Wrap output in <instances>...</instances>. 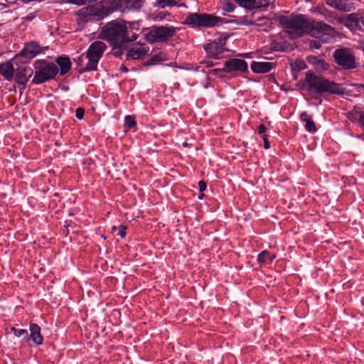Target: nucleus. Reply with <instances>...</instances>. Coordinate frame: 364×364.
Returning <instances> with one entry per match:
<instances>
[{"mask_svg":"<svg viewBox=\"0 0 364 364\" xmlns=\"http://www.w3.org/2000/svg\"><path fill=\"white\" fill-rule=\"evenodd\" d=\"M304 83L307 87V90L310 93L316 92L321 94L328 92L336 95H343L345 93V89L340 85L325 79L321 76L316 75L310 71L306 73Z\"/></svg>","mask_w":364,"mask_h":364,"instance_id":"1","label":"nucleus"},{"mask_svg":"<svg viewBox=\"0 0 364 364\" xmlns=\"http://www.w3.org/2000/svg\"><path fill=\"white\" fill-rule=\"evenodd\" d=\"M278 21L291 38L300 37L313 28L312 23L303 15L281 16Z\"/></svg>","mask_w":364,"mask_h":364,"instance_id":"2","label":"nucleus"},{"mask_svg":"<svg viewBox=\"0 0 364 364\" xmlns=\"http://www.w3.org/2000/svg\"><path fill=\"white\" fill-rule=\"evenodd\" d=\"M33 77L32 83L35 85L43 84L55 77L59 72L56 64L44 59L36 60L33 63Z\"/></svg>","mask_w":364,"mask_h":364,"instance_id":"3","label":"nucleus"},{"mask_svg":"<svg viewBox=\"0 0 364 364\" xmlns=\"http://www.w3.org/2000/svg\"><path fill=\"white\" fill-rule=\"evenodd\" d=\"M136 39V36L132 32L130 23L120 18L115 20V57L123 53L127 43Z\"/></svg>","mask_w":364,"mask_h":364,"instance_id":"4","label":"nucleus"},{"mask_svg":"<svg viewBox=\"0 0 364 364\" xmlns=\"http://www.w3.org/2000/svg\"><path fill=\"white\" fill-rule=\"evenodd\" d=\"M113 8L103 5H95L83 7L77 13V21L80 25L88 22L98 21L111 14Z\"/></svg>","mask_w":364,"mask_h":364,"instance_id":"5","label":"nucleus"},{"mask_svg":"<svg viewBox=\"0 0 364 364\" xmlns=\"http://www.w3.org/2000/svg\"><path fill=\"white\" fill-rule=\"evenodd\" d=\"M176 28L173 26H154L146 29L145 39L150 43L165 42L173 37Z\"/></svg>","mask_w":364,"mask_h":364,"instance_id":"6","label":"nucleus"},{"mask_svg":"<svg viewBox=\"0 0 364 364\" xmlns=\"http://www.w3.org/2000/svg\"><path fill=\"white\" fill-rule=\"evenodd\" d=\"M106 49V45L101 41L93 42L88 48L85 58L87 59V63L82 68L81 72L95 70L97 64L104 50Z\"/></svg>","mask_w":364,"mask_h":364,"instance_id":"7","label":"nucleus"},{"mask_svg":"<svg viewBox=\"0 0 364 364\" xmlns=\"http://www.w3.org/2000/svg\"><path fill=\"white\" fill-rule=\"evenodd\" d=\"M333 57L336 63L345 70H352L358 67L354 53L350 48H338L333 52Z\"/></svg>","mask_w":364,"mask_h":364,"instance_id":"8","label":"nucleus"},{"mask_svg":"<svg viewBox=\"0 0 364 364\" xmlns=\"http://www.w3.org/2000/svg\"><path fill=\"white\" fill-rule=\"evenodd\" d=\"M221 20V18L209 14L193 13L187 16V24L193 27H213Z\"/></svg>","mask_w":364,"mask_h":364,"instance_id":"9","label":"nucleus"},{"mask_svg":"<svg viewBox=\"0 0 364 364\" xmlns=\"http://www.w3.org/2000/svg\"><path fill=\"white\" fill-rule=\"evenodd\" d=\"M42 52V47L38 43L31 41L25 44L23 48L13 58V61L16 65L18 63H25Z\"/></svg>","mask_w":364,"mask_h":364,"instance_id":"10","label":"nucleus"},{"mask_svg":"<svg viewBox=\"0 0 364 364\" xmlns=\"http://www.w3.org/2000/svg\"><path fill=\"white\" fill-rule=\"evenodd\" d=\"M144 4V0H115V11L122 13L136 11L140 10Z\"/></svg>","mask_w":364,"mask_h":364,"instance_id":"11","label":"nucleus"},{"mask_svg":"<svg viewBox=\"0 0 364 364\" xmlns=\"http://www.w3.org/2000/svg\"><path fill=\"white\" fill-rule=\"evenodd\" d=\"M149 51V47L144 43H136L128 49L127 58L138 60L144 58Z\"/></svg>","mask_w":364,"mask_h":364,"instance_id":"12","label":"nucleus"},{"mask_svg":"<svg viewBox=\"0 0 364 364\" xmlns=\"http://www.w3.org/2000/svg\"><path fill=\"white\" fill-rule=\"evenodd\" d=\"M15 77L14 78L16 82L20 85L25 86L28 79L33 75V70L30 67L19 66L14 69Z\"/></svg>","mask_w":364,"mask_h":364,"instance_id":"13","label":"nucleus"},{"mask_svg":"<svg viewBox=\"0 0 364 364\" xmlns=\"http://www.w3.org/2000/svg\"><path fill=\"white\" fill-rule=\"evenodd\" d=\"M247 69V63L242 59L233 58L225 62L223 70L227 72L241 71L244 72Z\"/></svg>","mask_w":364,"mask_h":364,"instance_id":"14","label":"nucleus"},{"mask_svg":"<svg viewBox=\"0 0 364 364\" xmlns=\"http://www.w3.org/2000/svg\"><path fill=\"white\" fill-rule=\"evenodd\" d=\"M209 57L213 58H217L218 56L222 53L224 48V41L220 40L219 42L212 41L204 46Z\"/></svg>","mask_w":364,"mask_h":364,"instance_id":"15","label":"nucleus"},{"mask_svg":"<svg viewBox=\"0 0 364 364\" xmlns=\"http://www.w3.org/2000/svg\"><path fill=\"white\" fill-rule=\"evenodd\" d=\"M102 39L106 40L112 46V50H114V21L107 23L102 28L100 33Z\"/></svg>","mask_w":364,"mask_h":364,"instance_id":"16","label":"nucleus"},{"mask_svg":"<svg viewBox=\"0 0 364 364\" xmlns=\"http://www.w3.org/2000/svg\"><path fill=\"white\" fill-rule=\"evenodd\" d=\"M14 64L16 63L13 61V59L11 61H7L0 64V74L9 81L14 80Z\"/></svg>","mask_w":364,"mask_h":364,"instance_id":"17","label":"nucleus"},{"mask_svg":"<svg viewBox=\"0 0 364 364\" xmlns=\"http://www.w3.org/2000/svg\"><path fill=\"white\" fill-rule=\"evenodd\" d=\"M235 2L240 6L247 9L251 10L256 8H259L266 6L268 3L263 0H235Z\"/></svg>","mask_w":364,"mask_h":364,"instance_id":"18","label":"nucleus"},{"mask_svg":"<svg viewBox=\"0 0 364 364\" xmlns=\"http://www.w3.org/2000/svg\"><path fill=\"white\" fill-rule=\"evenodd\" d=\"M30 339L36 345H41L43 343V338L41 333V328L37 324L31 323L30 325Z\"/></svg>","mask_w":364,"mask_h":364,"instance_id":"19","label":"nucleus"},{"mask_svg":"<svg viewBox=\"0 0 364 364\" xmlns=\"http://www.w3.org/2000/svg\"><path fill=\"white\" fill-rule=\"evenodd\" d=\"M318 11L327 21L333 24H341L343 22V18L337 16L333 11H328L322 8L319 9Z\"/></svg>","mask_w":364,"mask_h":364,"instance_id":"20","label":"nucleus"},{"mask_svg":"<svg viewBox=\"0 0 364 364\" xmlns=\"http://www.w3.org/2000/svg\"><path fill=\"white\" fill-rule=\"evenodd\" d=\"M273 68V63L269 62H252L251 69L255 73H267Z\"/></svg>","mask_w":364,"mask_h":364,"instance_id":"21","label":"nucleus"},{"mask_svg":"<svg viewBox=\"0 0 364 364\" xmlns=\"http://www.w3.org/2000/svg\"><path fill=\"white\" fill-rule=\"evenodd\" d=\"M57 65L60 70V75H64L68 73L71 68V62L68 57H59L56 60Z\"/></svg>","mask_w":364,"mask_h":364,"instance_id":"22","label":"nucleus"},{"mask_svg":"<svg viewBox=\"0 0 364 364\" xmlns=\"http://www.w3.org/2000/svg\"><path fill=\"white\" fill-rule=\"evenodd\" d=\"M360 18L358 14L351 13L347 15L346 18H343V23L347 26H360Z\"/></svg>","mask_w":364,"mask_h":364,"instance_id":"23","label":"nucleus"},{"mask_svg":"<svg viewBox=\"0 0 364 364\" xmlns=\"http://www.w3.org/2000/svg\"><path fill=\"white\" fill-rule=\"evenodd\" d=\"M310 61L315 65V68L318 72H323L328 69L329 65L323 60L317 58L316 57L311 58Z\"/></svg>","mask_w":364,"mask_h":364,"instance_id":"24","label":"nucleus"},{"mask_svg":"<svg viewBox=\"0 0 364 364\" xmlns=\"http://www.w3.org/2000/svg\"><path fill=\"white\" fill-rule=\"evenodd\" d=\"M177 4L176 0H155L152 6L154 8L165 9L166 7H171Z\"/></svg>","mask_w":364,"mask_h":364,"instance_id":"25","label":"nucleus"},{"mask_svg":"<svg viewBox=\"0 0 364 364\" xmlns=\"http://www.w3.org/2000/svg\"><path fill=\"white\" fill-rule=\"evenodd\" d=\"M276 257L275 254H269V252L264 250L259 254L257 257V260L259 263L263 264L265 263L267 260L272 262Z\"/></svg>","mask_w":364,"mask_h":364,"instance_id":"26","label":"nucleus"},{"mask_svg":"<svg viewBox=\"0 0 364 364\" xmlns=\"http://www.w3.org/2000/svg\"><path fill=\"white\" fill-rule=\"evenodd\" d=\"M316 28L318 30V31H321L328 34H331L334 32V28L333 27L322 22H318L316 23Z\"/></svg>","mask_w":364,"mask_h":364,"instance_id":"27","label":"nucleus"},{"mask_svg":"<svg viewBox=\"0 0 364 364\" xmlns=\"http://www.w3.org/2000/svg\"><path fill=\"white\" fill-rule=\"evenodd\" d=\"M124 124L125 127L128 128H132L135 126L136 122L134 117L132 116L128 115L124 118Z\"/></svg>","mask_w":364,"mask_h":364,"instance_id":"28","label":"nucleus"},{"mask_svg":"<svg viewBox=\"0 0 364 364\" xmlns=\"http://www.w3.org/2000/svg\"><path fill=\"white\" fill-rule=\"evenodd\" d=\"M306 68V63L302 60L296 61L292 64V69L294 70H301Z\"/></svg>","mask_w":364,"mask_h":364,"instance_id":"29","label":"nucleus"},{"mask_svg":"<svg viewBox=\"0 0 364 364\" xmlns=\"http://www.w3.org/2000/svg\"><path fill=\"white\" fill-rule=\"evenodd\" d=\"M306 129L309 132H315L316 129L314 122L312 119H308L306 122Z\"/></svg>","mask_w":364,"mask_h":364,"instance_id":"30","label":"nucleus"},{"mask_svg":"<svg viewBox=\"0 0 364 364\" xmlns=\"http://www.w3.org/2000/svg\"><path fill=\"white\" fill-rule=\"evenodd\" d=\"M11 331H14V334L17 337H21L22 336H28V332L25 329H18L15 327L11 328Z\"/></svg>","mask_w":364,"mask_h":364,"instance_id":"31","label":"nucleus"},{"mask_svg":"<svg viewBox=\"0 0 364 364\" xmlns=\"http://www.w3.org/2000/svg\"><path fill=\"white\" fill-rule=\"evenodd\" d=\"M223 9L226 12H232L235 9V6L230 2H225L223 4Z\"/></svg>","mask_w":364,"mask_h":364,"instance_id":"32","label":"nucleus"},{"mask_svg":"<svg viewBox=\"0 0 364 364\" xmlns=\"http://www.w3.org/2000/svg\"><path fill=\"white\" fill-rule=\"evenodd\" d=\"M84 114H85V110L83 108H82V107L77 108V109L75 111V117L78 119H82L84 117Z\"/></svg>","mask_w":364,"mask_h":364,"instance_id":"33","label":"nucleus"},{"mask_svg":"<svg viewBox=\"0 0 364 364\" xmlns=\"http://www.w3.org/2000/svg\"><path fill=\"white\" fill-rule=\"evenodd\" d=\"M127 227L125 225H121L119 227V231L117 235L120 236L122 238H124L126 235Z\"/></svg>","mask_w":364,"mask_h":364,"instance_id":"34","label":"nucleus"},{"mask_svg":"<svg viewBox=\"0 0 364 364\" xmlns=\"http://www.w3.org/2000/svg\"><path fill=\"white\" fill-rule=\"evenodd\" d=\"M67 1L70 4H75V5H78V6L84 5L87 3V0H67Z\"/></svg>","mask_w":364,"mask_h":364,"instance_id":"35","label":"nucleus"},{"mask_svg":"<svg viewBox=\"0 0 364 364\" xmlns=\"http://www.w3.org/2000/svg\"><path fill=\"white\" fill-rule=\"evenodd\" d=\"M358 122L360 127L364 130V111L360 112Z\"/></svg>","mask_w":364,"mask_h":364,"instance_id":"36","label":"nucleus"},{"mask_svg":"<svg viewBox=\"0 0 364 364\" xmlns=\"http://www.w3.org/2000/svg\"><path fill=\"white\" fill-rule=\"evenodd\" d=\"M321 44L320 41H311L310 42V47L312 48L318 49V48H321Z\"/></svg>","mask_w":364,"mask_h":364,"instance_id":"37","label":"nucleus"},{"mask_svg":"<svg viewBox=\"0 0 364 364\" xmlns=\"http://www.w3.org/2000/svg\"><path fill=\"white\" fill-rule=\"evenodd\" d=\"M84 58H85V54H82L74 60L77 63L78 65H80L83 63Z\"/></svg>","mask_w":364,"mask_h":364,"instance_id":"38","label":"nucleus"},{"mask_svg":"<svg viewBox=\"0 0 364 364\" xmlns=\"http://www.w3.org/2000/svg\"><path fill=\"white\" fill-rule=\"evenodd\" d=\"M160 60V58L158 55H154L152 58L149 60L148 64L153 65L156 62H159Z\"/></svg>","mask_w":364,"mask_h":364,"instance_id":"39","label":"nucleus"},{"mask_svg":"<svg viewBox=\"0 0 364 364\" xmlns=\"http://www.w3.org/2000/svg\"><path fill=\"white\" fill-rule=\"evenodd\" d=\"M262 139H263L264 143V148L266 149H269L270 144H269V141L267 139V135H263Z\"/></svg>","mask_w":364,"mask_h":364,"instance_id":"40","label":"nucleus"},{"mask_svg":"<svg viewBox=\"0 0 364 364\" xmlns=\"http://www.w3.org/2000/svg\"><path fill=\"white\" fill-rule=\"evenodd\" d=\"M198 186L200 191L203 192L206 188V183L203 181H200L198 182Z\"/></svg>","mask_w":364,"mask_h":364,"instance_id":"41","label":"nucleus"},{"mask_svg":"<svg viewBox=\"0 0 364 364\" xmlns=\"http://www.w3.org/2000/svg\"><path fill=\"white\" fill-rule=\"evenodd\" d=\"M300 119L304 121V122H307V120L308 119H310L309 117H308V114L306 112H302L300 115Z\"/></svg>","mask_w":364,"mask_h":364,"instance_id":"42","label":"nucleus"},{"mask_svg":"<svg viewBox=\"0 0 364 364\" xmlns=\"http://www.w3.org/2000/svg\"><path fill=\"white\" fill-rule=\"evenodd\" d=\"M242 23H244L245 25H247V26L254 25L255 24V22L253 21L247 19V18H244L242 21Z\"/></svg>","mask_w":364,"mask_h":364,"instance_id":"43","label":"nucleus"},{"mask_svg":"<svg viewBox=\"0 0 364 364\" xmlns=\"http://www.w3.org/2000/svg\"><path fill=\"white\" fill-rule=\"evenodd\" d=\"M266 129H267V128H266V127L264 124H260L258 127V132H259V134L264 133Z\"/></svg>","mask_w":364,"mask_h":364,"instance_id":"44","label":"nucleus"},{"mask_svg":"<svg viewBox=\"0 0 364 364\" xmlns=\"http://www.w3.org/2000/svg\"><path fill=\"white\" fill-rule=\"evenodd\" d=\"M120 70H121L122 71H124V72H127V71H128V69H127L126 67H124V66H122V67L120 68Z\"/></svg>","mask_w":364,"mask_h":364,"instance_id":"45","label":"nucleus"},{"mask_svg":"<svg viewBox=\"0 0 364 364\" xmlns=\"http://www.w3.org/2000/svg\"><path fill=\"white\" fill-rule=\"evenodd\" d=\"M33 15L32 14H31L30 16H28L26 17V18L28 20H31V19H33Z\"/></svg>","mask_w":364,"mask_h":364,"instance_id":"46","label":"nucleus"},{"mask_svg":"<svg viewBox=\"0 0 364 364\" xmlns=\"http://www.w3.org/2000/svg\"><path fill=\"white\" fill-rule=\"evenodd\" d=\"M364 26V17L360 18V26Z\"/></svg>","mask_w":364,"mask_h":364,"instance_id":"47","label":"nucleus"},{"mask_svg":"<svg viewBox=\"0 0 364 364\" xmlns=\"http://www.w3.org/2000/svg\"><path fill=\"white\" fill-rule=\"evenodd\" d=\"M183 146H188V144H187V142H184V143L183 144Z\"/></svg>","mask_w":364,"mask_h":364,"instance_id":"48","label":"nucleus"},{"mask_svg":"<svg viewBox=\"0 0 364 364\" xmlns=\"http://www.w3.org/2000/svg\"><path fill=\"white\" fill-rule=\"evenodd\" d=\"M203 194H201V195H200V196H198V198L201 199V198H203Z\"/></svg>","mask_w":364,"mask_h":364,"instance_id":"49","label":"nucleus"},{"mask_svg":"<svg viewBox=\"0 0 364 364\" xmlns=\"http://www.w3.org/2000/svg\"><path fill=\"white\" fill-rule=\"evenodd\" d=\"M212 65H213V64L211 63V64H208L207 66H212Z\"/></svg>","mask_w":364,"mask_h":364,"instance_id":"50","label":"nucleus"}]
</instances>
